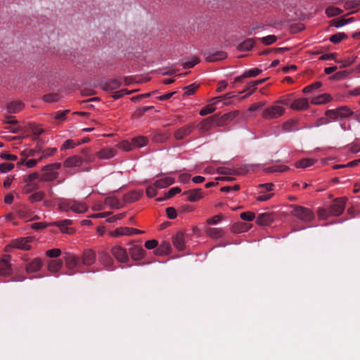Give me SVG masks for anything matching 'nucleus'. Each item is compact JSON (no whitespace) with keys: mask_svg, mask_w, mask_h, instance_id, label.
<instances>
[{"mask_svg":"<svg viewBox=\"0 0 360 360\" xmlns=\"http://www.w3.org/2000/svg\"><path fill=\"white\" fill-rule=\"evenodd\" d=\"M346 198H339L335 199L328 208L320 207L317 211L320 219H326L330 216L338 217L345 210Z\"/></svg>","mask_w":360,"mask_h":360,"instance_id":"1","label":"nucleus"},{"mask_svg":"<svg viewBox=\"0 0 360 360\" xmlns=\"http://www.w3.org/2000/svg\"><path fill=\"white\" fill-rule=\"evenodd\" d=\"M58 207L62 211L68 212L71 210L77 214L84 213L88 210L86 204L73 199H60L58 202Z\"/></svg>","mask_w":360,"mask_h":360,"instance_id":"2","label":"nucleus"},{"mask_svg":"<svg viewBox=\"0 0 360 360\" xmlns=\"http://www.w3.org/2000/svg\"><path fill=\"white\" fill-rule=\"evenodd\" d=\"M61 167V163L55 162L41 169V173L39 174V181L49 182L56 179L58 176V170Z\"/></svg>","mask_w":360,"mask_h":360,"instance_id":"3","label":"nucleus"},{"mask_svg":"<svg viewBox=\"0 0 360 360\" xmlns=\"http://www.w3.org/2000/svg\"><path fill=\"white\" fill-rule=\"evenodd\" d=\"M292 214L305 223L311 222L315 218V215L311 210L302 206H295L292 210Z\"/></svg>","mask_w":360,"mask_h":360,"instance_id":"4","label":"nucleus"},{"mask_svg":"<svg viewBox=\"0 0 360 360\" xmlns=\"http://www.w3.org/2000/svg\"><path fill=\"white\" fill-rule=\"evenodd\" d=\"M285 112V108L276 101L272 105L263 110L262 116L266 120H273L281 117Z\"/></svg>","mask_w":360,"mask_h":360,"instance_id":"5","label":"nucleus"},{"mask_svg":"<svg viewBox=\"0 0 360 360\" xmlns=\"http://www.w3.org/2000/svg\"><path fill=\"white\" fill-rule=\"evenodd\" d=\"M37 180L39 181V173L37 172H32L25 176L22 179V183L24 184L23 192L27 194L37 191L39 188Z\"/></svg>","mask_w":360,"mask_h":360,"instance_id":"6","label":"nucleus"},{"mask_svg":"<svg viewBox=\"0 0 360 360\" xmlns=\"http://www.w3.org/2000/svg\"><path fill=\"white\" fill-rule=\"evenodd\" d=\"M65 266L72 272L71 274L82 272L80 258L75 255L67 253L65 256Z\"/></svg>","mask_w":360,"mask_h":360,"instance_id":"7","label":"nucleus"},{"mask_svg":"<svg viewBox=\"0 0 360 360\" xmlns=\"http://www.w3.org/2000/svg\"><path fill=\"white\" fill-rule=\"evenodd\" d=\"M110 252L115 259L120 263H127L129 260L127 250L121 245H117L112 247Z\"/></svg>","mask_w":360,"mask_h":360,"instance_id":"8","label":"nucleus"},{"mask_svg":"<svg viewBox=\"0 0 360 360\" xmlns=\"http://www.w3.org/2000/svg\"><path fill=\"white\" fill-rule=\"evenodd\" d=\"M144 233L143 231L139 230L134 228L121 226L117 228L115 230L111 231L110 235L112 237H119L122 236H133Z\"/></svg>","mask_w":360,"mask_h":360,"instance_id":"9","label":"nucleus"},{"mask_svg":"<svg viewBox=\"0 0 360 360\" xmlns=\"http://www.w3.org/2000/svg\"><path fill=\"white\" fill-rule=\"evenodd\" d=\"M98 262L107 270H113L115 269V262L113 258L105 251L98 252Z\"/></svg>","mask_w":360,"mask_h":360,"instance_id":"10","label":"nucleus"},{"mask_svg":"<svg viewBox=\"0 0 360 360\" xmlns=\"http://www.w3.org/2000/svg\"><path fill=\"white\" fill-rule=\"evenodd\" d=\"M22 259L26 262L25 269L28 273L37 272L42 267L43 262L40 258L37 257L28 261L27 256H25Z\"/></svg>","mask_w":360,"mask_h":360,"instance_id":"11","label":"nucleus"},{"mask_svg":"<svg viewBox=\"0 0 360 360\" xmlns=\"http://www.w3.org/2000/svg\"><path fill=\"white\" fill-rule=\"evenodd\" d=\"M325 115L326 116L327 119L322 117L318 120L315 124L316 127L328 124L331 120L335 121L340 118L338 108L326 110Z\"/></svg>","mask_w":360,"mask_h":360,"instance_id":"12","label":"nucleus"},{"mask_svg":"<svg viewBox=\"0 0 360 360\" xmlns=\"http://www.w3.org/2000/svg\"><path fill=\"white\" fill-rule=\"evenodd\" d=\"M96 257L95 252L91 249L84 250L81 257H79L82 265L86 266L92 265L96 261Z\"/></svg>","mask_w":360,"mask_h":360,"instance_id":"13","label":"nucleus"},{"mask_svg":"<svg viewBox=\"0 0 360 360\" xmlns=\"http://www.w3.org/2000/svg\"><path fill=\"white\" fill-rule=\"evenodd\" d=\"M33 241V238L28 236L25 238H19L15 240H14L11 245L13 248L23 250H28L30 249V243Z\"/></svg>","mask_w":360,"mask_h":360,"instance_id":"14","label":"nucleus"},{"mask_svg":"<svg viewBox=\"0 0 360 360\" xmlns=\"http://www.w3.org/2000/svg\"><path fill=\"white\" fill-rule=\"evenodd\" d=\"M158 179L155 181V186L158 188H165L174 183V178L168 174H161L158 176Z\"/></svg>","mask_w":360,"mask_h":360,"instance_id":"15","label":"nucleus"},{"mask_svg":"<svg viewBox=\"0 0 360 360\" xmlns=\"http://www.w3.org/2000/svg\"><path fill=\"white\" fill-rule=\"evenodd\" d=\"M187 200L190 202H197L203 198V192L201 188L191 189L184 193Z\"/></svg>","mask_w":360,"mask_h":360,"instance_id":"16","label":"nucleus"},{"mask_svg":"<svg viewBox=\"0 0 360 360\" xmlns=\"http://www.w3.org/2000/svg\"><path fill=\"white\" fill-rule=\"evenodd\" d=\"M173 245L178 250H184L185 249L186 235L184 232L179 231L173 236Z\"/></svg>","mask_w":360,"mask_h":360,"instance_id":"17","label":"nucleus"},{"mask_svg":"<svg viewBox=\"0 0 360 360\" xmlns=\"http://www.w3.org/2000/svg\"><path fill=\"white\" fill-rule=\"evenodd\" d=\"M83 163V160L78 155H73L65 159L63 162V166L67 168L80 167Z\"/></svg>","mask_w":360,"mask_h":360,"instance_id":"18","label":"nucleus"},{"mask_svg":"<svg viewBox=\"0 0 360 360\" xmlns=\"http://www.w3.org/2000/svg\"><path fill=\"white\" fill-rule=\"evenodd\" d=\"M309 108V101L306 98L295 99L291 104V109L294 110H303Z\"/></svg>","mask_w":360,"mask_h":360,"instance_id":"19","label":"nucleus"},{"mask_svg":"<svg viewBox=\"0 0 360 360\" xmlns=\"http://www.w3.org/2000/svg\"><path fill=\"white\" fill-rule=\"evenodd\" d=\"M145 250L139 245H134L129 248V255L134 260H140L143 258Z\"/></svg>","mask_w":360,"mask_h":360,"instance_id":"20","label":"nucleus"},{"mask_svg":"<svg viewBox=\"0 0 360 360\" xmlns=\"http://www.w3.org/2000/svg\"><path fill=\"white\" fill-rule=\"evenodd\" d=\"M274 217L271 213H262L259 214L257 219L256 222L261 226H268L273 222Z\"/></svg>","mask_w":360,"mask_h":360,"instance_id":"21","label":"nucleus"},{"mask_svg":"<svg viewBox=\"0 0 360 360\" xmlns=\"http://www.w3.org/2000/svg\"><path fill=\"white\" fill-rule=\"evenodd\" d=\"M11 273V266L9 263V258H4L0 260V275L8 276Z\"/></svg>","mask_w":360,"mask_h":360,"instance_id":"22","label":"nucleus"},{"mask_svg":"<svg viewBox=\"0 0 360 360\" xmlns=\"http://www.w3.org/2000/svg\"><path fill=\"white\" fill-rule=\"evenodd\" d=\"M207 235L214 239H218L223 237L225 234V231L222 228H207L205 231Z\"/></svg>","mask_w":360,"mask_h":360,"instance_id":"23","label":"nucleus"},{"mask_svg":"<svg viewBox=\"0 0 360 360\" xmlns=\"http://www.w3.org/2000/svg\"><path fill=\"white\" fill-rule=\"evenodd\" d=\"M116 151L112 148H105L97 153L98 158L102 160H108L115 155Z\"/></svg>","mask_w":360,"mask_h":360,"instance_id":"24","label":"nucleus"},{"mask_svg":"<svg viewBox=\"0 0 360 360\" xmlns=\"http://www.w3.org/2000/svg\"><path fill=\"white\" fill-rule=\"evenodd\" d=\"M332 100V96L328 94H323L316 96L311 99V103L314 105H321L330 102Z\"/></svg>","mask_w":360,"mask_h":360,"instance_id":"25","label":"nucleus"},{"mask_svg":"<svg viewBox=\"0 0 360 360\" xmlns=\"http://www.w3.org/2000/svg\"><path fill=\"white\" fill-rule=\"evenodd\" d=\"M24 108V104L20 101H14L7 105V111L8 113H17L21 111Z\"/></svg>","mask_w":360,"mask_h":360,"instance_id":"26","label":"nucleus"},{"mask_svg":"<svg viewBox=\"0 0 360 360\" xmlns=\"http://www.w3.org/2000/svg\"><path fill=\"white\" fill-rule=\"evenodd\" d=\"M192 131L191 127H184L176 131L174 134V137L177 140H181L185 138L186 136L190 134Z\"/></svg>","mask_w":360,"mask_h":360,"instance_id":"27","label":"nucleus"},{"mask_svg":"<svg viewBox=\"0 0 360 360\" xmlns=\"http://www.w3.org/2000/svg\"><path fill=\"white\" fill-rule=\"evenodd\" d=\"M250 226L244 222L235 223L231 226V231L234 233H240L246 232L249 230Z\"/></svg>","mask_w":360,"mask_h":360,"instance_id":"28","label":"nucleus"},{"mask_svg":"<svg viewBox=\"0 0 360 360\" xmlns=\"http://www.w3.org/2000/svg\"><path fill=\"white\" fill-rule=\"evenodd\" d=\"M284 132H291L298 130L297 126V121L294 120H290L283 123L282 127Z\"/></svg>","mask_w":360,"mask_h":360,"instance_id":"29","label":"nucleus"},{"mask_svg":"<svg viewBox=\"0 0 360 360\" xmlns=\"http://www.w3.org/2000/svg\"><path fill=\"white\" fill-rule=\"evenodd\" d=\"M134 147L135 148H142L146 146L148 144V140L147 137L143 136H136L132 139Z\"/></svg>","mask_w":360,"mask_h":360,"instance_id":"30","label":"nucleus"},{"mask_svg":"<svg viewBox=\"0 0 360 360\" xmlns=\"http://www.w3.org/2000/svg\"><path fill=\"white\" fill-rule=\"evenodd\" d=\"M72 224V220L70 219H64L62 221H57L53 222L52 224L58 227L60 231L63 233H68V226Z\"/></svg>","mask_w":360,"mask_h":360,"instance_id":"31","label":"nucleus"},{"mask_svg":"<svg viewBox=\"0 0 360 360\" xmlns=\"http://www.w3.org/2000/svg\"><path fill=\"white\" fill-rule=\"evenodd\" d=\"M338 108L340 118L346 119L354 115V112L349 107L344 105Z\"/></svg>","mask_w":360,"mask_h":360,"instance_id":"32","label":"nucleus"},{"mask_svg":"<svg viewBox=\"0 0 360 360\" xmlns=\"http://www.w3.org/2000/svg\"><path fill=\"white\" fill-rule=\"evenodd\" d=\"M289 169V167L283 165H274L265 168V171L269 173L273 172H284Z\"/></svg>","mask_w":360,"mask_h":360,"instance_id":"33","label":"nucleus"},{"mask_svg":"<svg viewBox=\"0 0 360 360\" xmlns=\"http://www.w3.org/2000/svg\"><path fill=\"white\" fill-rule=\"evenodd\" d=\"M141 196V193L133 191L131 192H129L124 195V200L128 202H133L136 200H138Z\"/></svg>","mask_w":360,"mask_h":360,"instance_id":"34","label":"nucleus"},{"mask_svg":"<svg viewBox=\"0 0 360 360\" xmlns=\"http://www.w3.org/2000/svg\"><path fill=\"white\" fill-rule=\"evenodd\" d=\"M56 150H57L56 148H47L44 150H42L41 148V151H40L41 155L39 158V160L41 161L44 159H46L49 157L55 154V153L56 152Z\"/></svg>","mask_w":360,"mask_h":360,"instance_id":"35","label":"nucleus"},{"mask_svg":"<svg viewBox=\"0 0 360 360\" xmlns=\"http://www.w3.org/2000/svg\"><path fill=\"white\" fill-rule=\"evenodd\" d=\"M105 205L111 208H119L120 207V202L115 197H108L104 200Z\"/></svg>","mask_w":360,"mask_h":360,"instance_id":"36","label":"nucleus"},{"mask_svg":"<svg viewBox=\"0 0 360 360\" xmlns=\"http://www.w3.org/2000/svg\"><path fill=\"white\" fill-rule=\"evenodd\" d=\"M63 263L60 259L51 260L48 265L49 270L51 272H58L62 267Z\"/></svg>","mask_w":360,"mask_h":360,"instance_id":"37","label":"nucleus"},{"mask_svg":"<svg viewBox=\"0 0 360 360\" xmlns=\"http://www.w3.org/2000/svg\"><path fill=\"white\" fill-rule=\"evenodd\" d=\"M255 46V41L252 39H247L238 46L240 51H249Z\"/></svg>","mask_w":360,"mask_h":360,"instance_id":"38","label":"nucleus"},{"mask_svg":"<svg viewBox=\"0 0 360 360\" xmlns=\"http://www.w3.org/2000/svg\"><path fill=\"white\" fill-rule=\"evenodd\" d=\"M314 163V160L309 159V158H304V159H302V160L297 161L295 163V166L297 168H306V167L313 165Z\"/></svg>","mask_w":360,"mask_h":360,"instance_id":"39","label":"nucleus"},{"mask_svg":"<svg viewBox=\"0 0 360 360\" xmlns=\"http://www.w3.org/2000/svg\"><path fill=\"white\" fill-rule=\"evenodd\" d=\"M226 57V53L223 51L217 52L212 56H207L206 58L207 61L208 62H215L217 60H221L224 59Z\"/></svg>","mask_w":360,"mask_h":360,"instance_id":"40","label":"nucleus"},{"mask_svg":"<svg viewBox=\"0 0 360 360\" xmlns=\"http://www.w3.org/2000/svg\"><path fill=\"white\" fill-rule=\"evenodd\" d=\"M342 13V10L335 6H329L326 9V14L328 17L337 16Z\"/></svg>","mask_w":360,"mask_h":360,"instance_id":"41","label":"nucleus"},{"mask_svg":"<svg viewBox=\"0 0 360 360\" xmlns=\"http://www.w3.org/2000/svg\"><path fill=\"white\" fill-rule=\"evenodd\" d=\"M118 147L124 151H130L134 149L132 140L131 141L128 140H124L119 143Z\"/></svg>","mask_w":360,"mask_h":360,"instance_id":"42","label":"nucleus"},{"mask_svg":"<svg viewBox=\"0 0 360 360\" xmlns=\"http://www.w3.org/2000/svg\"><path fill=\"white\" fill-rule=\"evenodd\" d=\"M45 196V193L43 191H38L32 193L29 197V201L32 203L41 201Z\"/></svg>","mask_w":360,"mask_h":360,"instance_id":"43","label":"nucleus"},{"mask_svg":"<svg viewBox=\"0 0 360 360\" xmlns=\"http://www.w3.org/2000/svg\"><path fill=\"white\" fill-rule=\"evenodd\" d=\"M352 18H349L347 20L343 18H335V19L332 20L331 25H333L334 27L338 28V27L345 25L346 24H347L349 22H352Z\"/></svg>","mask_w":360,"mask_h":360,"instance_id":"44","label":"nucleus"},{"mask_svg":"<svg viewBox=\"0 0 360 360\" xmlns=\"http://www.w3.org/2000/svg\"><path fill=\"white\" fill-rule=\"evenodd\" d=\"M39 161V159L38 160L30 159L28 160H26L25 159H22L17 163V165L18 167H20L21 165H25L27 168H32L37 165V164Z\"/></svg>","mask_w":360,"mask_h":360,"instance_id":"45","label":"nucleus"},{"mask_svg":"<svg viewBox=\"0 0 360 360\" xmlns=\"http://www.w3.org/2000/svg\"><path fill=\"white\" fill-rule=\"evenodd\" d=\"M262 70L257 68L249 69L243 74V77H255L262 73Z\"/></svg>","mask_w":360,"mask_h":360,"instance_id":"46","label":"nucleus"},{"mask_svg":"<svg viewBox=\"0 0 360 360\" xmlns=\"http://www.w3.org/2000/svg\"><path fill=\"white\" fill-rule=\"evenodd\" d=\"M181 191V188L179 187H173L170 188L167 193H165L164 198H158V200L162 201L164 199L170 198L174 196L176 194L179 193Z\"/></svg>","mask_w":360,"mask_h":360,"instance_id":"47","label":"nucleus"},{"mask_svg":"<svg viewBox=\"0 0 360 360\" xmlns=\"http://www.w3.org/2000/svg\"><path fill=\"white\" fill-rule=\"evenodd\" d=\"M272 193H264L263 190L259 191V195L256 197L257 201L264 202L267 201L273 197Z\"/></svg>","mask_w":360,"mask_h":360,"instance_id":"48","label":"nucleus"},{"mask_svg":"<svg viewBox=\"0 0 360 360\" xmlns=\"http://www.w3.org/2000/svg\"><path fill=\"white\" fill-rule=\"evenodd\" d=\"M347 35L343 32H338L335 34H333L330 37V41L334 44H338L342 39H345Z\"/></svg>","mask_w":360,"mask_h":360,"instance_id":"49","label":"nucleus"},{"mask_svg":"<svg viewBox=\"0 0 360 360\" xmlns=\"http://www.w3.org/2000/svg\"><path fill=\"white\" fill-rule=\"evenodd\" d=\"M322 84L321 82H316L310 85L305 86L302 91L304 94H309L312 92L314 89H318L321 86Z\"/></svg>","mask_w":360,"mask_h":360,"instance_id":"50","label":"nucleus"},{"mask_svg":"<svg viewBox=\"0 0 360 360\" xmlns=\"http://www.w3.org/2000/svg\"><path fill=\"white\" fill-rule=\"evenodd\" d=\"M158 188L155 186V183L152 185L148 186L146 188V195L148 198H153V197L156 196L158 194V192H157Z\"/></svg>","mask_w":360,"mask_h":360,"instance_id":"51","label":"nucleus"},{"mask_svg":"<svg viewBox=\"0 0 360 360\" xmlns=\"http://www.w3.org/2000/svg\"><path fill=\"white\" fill-rule=\"evenodd\" d=\"M41 151V147L37 145L33 149H27L22 152V155H26L27 157H33L35 156L37 154L40 153Z\"/></svg>","mask_w":360,"mask_h":360,"instance_id":"52","label":"nucleus"},{"mask_svg":"<svg viewBox=\"0 0 360 360\" xmlns=\"http://www.w3.org/2000/svg\"><path fill=\"white\" fill-rule=\"evenodd\" d=\"M292 101H293L292 100L290 95H288L286 96L282 97L279 100L276 101V102L279 105H284L289 106L290 109H291V104H292Z\"/></svg>","mask_w":360,"mask_h":360,"instance_id":"53","label":"nucleus"},{"mask_svg":"<svg viewBox=\"0 0 360 360\" xmlns=\"http://www.w3.org/2000/svg\"><path fill=\"white\" fill-rule=\"evenodd\" d=\"M214 110L215 108L213 106V104H210L202 108L200 110L199 114L202 116H205L208 114L212 113Z\"/></svg>","mask_w":360,"mask_h":360,"instance_id":"54","label":"nucleus"},{"mask_svg":"<svg viewBox=\"0 0 360 360\" xmlns=\"http://www.w3.org/2000/svg\"><path fill=\"white\" fill-rule=\"evenodd\" d=\"M240 217L244 221H251L255 219V214L252 212H244L240 214Z\"/></svg>","mask_w":360,"mask_h":360,"instance_id":"55","label":"nucleus"},{"mask_svg":"<svg viewBox=\"0 0 360 360\" xmlns=\"http://www.w3.org/2000/svg\"><path fill=\"white\" fill-rule=\"evenodd\" d=\"M198 85L195 84H191L187 86H186L184 89V94L187 96L193 95L195 91L197 90Z\"/></svg>","mask_w":360,"mask_h":360,"instance_id":"56","label":"nucleus"},{"mask_svg":"<svg viewBox=\"0 0 360 360\" xmlns=\"http://www.w3.org/2000/svg\"><path fill=\"white\" fill-rule=\"evenodd\" d=\"M80 144V142H77V143H75L72 140H70V139H68V140H66L62 147H61V150H66V149H70V148H75L76 146H78Z\"/></svg>","mask_w":360,"mask_h":360,"instance_id":"57","label":"nucleus"},{"mask_svg":"<svg viewBox=\"0 0 360 360\" xmlns=\"http://www.w3.org/2000/svg\"><path fill=\"white\" fill-rule=\"evenodd\" d=\"M153 108V106H144V107H141L139 109H137L134 114V117H141L143 115H144L146 112H148V110H150V109Z\"/></svg>","mask_w":360,"mask_h":360,"instance_id":"58","label":"nucleus"},{"mask_svg":"<svg viewBox=\"0 0 360 360\" xmlns=\"http://www.w3.org/2000/svg\"><path fill=\"white\" fill-rule=\"evenodd\" d=\"M14 168L13 163L4 162L0 165V172L1 173H6Z\"/></svg>","mask_w":360,"mask_h":360,"instance_id":"59","label":"nucleus"},{"mask_svg":"<svg viewBox=\"0 0 360 360\" xmlns=\"http://www.w3.org/2000/svg\"><path fill=\"white\" fill-rule=\"evenodd\" d=\"M239 115L238 111H232L229 113L224 114L222 116V120L225 122L231 121Z\"/></svg>","mask_w":360,"mask_h":360,"instance_id":"60","label":"nucleus"},{"mask_svg":"<svg viewBox=\"0 0 360 360\" xmlns=\"http://www.w3.org/2000/svg\"><path fill=\"white\" fill-rule=\"evenodd\" d=\"M60 254L61 251L58 248H53L46 252V255L51 258L58 257L60 255Z\"/></svg>","mask_w":360,"mask_h":360,"instance_id":"61","label":"nucleus"},{"mask_svg":"<svg viewBox=\"0 0 360 360\" xmlns=\"http://www.w3.org/2000/svg\"><path fill=\"white\" fill-rule=\"evenodd\" d=\"M277 39L275 35H269L262 38V41L266 45H271L274 44Z\"/></svg>","mask_w":360,"mask_h":360,"instance_id":"62","label":"nucleus"},{"mask_svg":"<svg viewBox=\"0 0 360 360\" xmlns=\"http://www.w3.org/2000/svg\"><path fill=\"white\" fill-rule=\"evenodd\" d=\"M222 219L221 214H217L207 220V224H217L219 223Z\"/></svg>","mask_w":360,"mask_h":360,"instance_id":"63","label":"nucleus"},{"mask_svg":"<svg viewBox=\"0 0 360 360\" xmlns=\"http://www.w3.org/2000/svg\"><path fill=\"white\" fill-rule=\"evenodd\" d=\"M166 214L167 217L171 219H175L177 216L176 210L172 207L166 209Z\"/></svg>","mask_w":360,"mask_h":360,"instance_id":"64","label":"nucleus"}]
</instances>
